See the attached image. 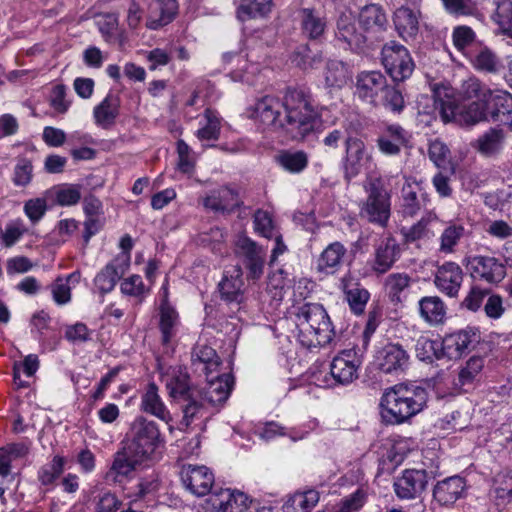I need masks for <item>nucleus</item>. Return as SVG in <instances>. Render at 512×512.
I'll return each mask as SVG.
<instances>
[{
	"instance_id": "nucleus-1",
	"label": "nucleus",
	"mask_w": 512,
	"mask_h": 512,
	"mask_svg": "<svg viewBox=\"0 0 512 512\" xmlns=\"http://www.w3.org/2000/svg\"><path fill=\"white\" fill-rule=\"evenodd\" d=\"M249 117L288 139L303 142L319 132L321 120L311 94L300 87H289L283 97L264 95L248 110Z\"/></svg>"
},
{
	"instance_id": "nucleus-2",
	"label": "nucleus",
	"mask_w": 512,
	"mask_h": 512,
	"mask_svg": "<svg viewBox=\"0 0 512 512\" xmlns=\"http://www.w3.org/2000/svg\"><path fill=\"white\" fill-rule=\"evenodd\" d=\"M426 389L412 384H396L381 397V417L387 424H402L419 414L426 406Z\"/></svg>"
},
{
	"instance_id": "nucleus-3",
	"label": "nucleus",
	"mask_w": 512,
	"mask_h": 512,
	"mask_svg": "<svg viewBox=\"0 0 512 512\" xmlns=\"http://www.w3.org/2000/svg\"><path fill=\"white\" fill-rule=\"evenodd\" d=\"M293 315L298 329V340L304 347L312 348L330 344L335 332L323 305L303 303L294 307Z\"/></svg>"
},
{
	"instance_id": "nucleus-4",
	"label": "nucleus",
	"mask_w": 512,
	"mask_h": 512,
	"mask_svg": "<svg viewBox=\"0 0 512 512\" xmlns=\"http://www.w3.org/2000/svg\"><path fill=\"white\" fill-rule=\"evenodd\" d=\"M130 455L147 460L161 443V434L157 424L143 416H138L130 425L128 433Z\"/></svg>"
},
{
	"instance_id": "nucleus-5",
	"label": "nucleus",
	"mask_w": 512,
	"mask_h": 512,
	"mask_svg": "<svg viewBox=\"0 0 512 512\" xmlns=\"http://www.w3.org/2000/svg\"><path fill=\"white\" fill-rule=\"evenodd\" d=\"M381 60L386 72L394 82L408 79L415 68L408 49L395 41H390L383 46Z\"/></svg>"
},
{
	"instance_id": "nucleus-6",
	"label": "nucleus",
	"mask_w": 512,
	"mask_h": 512,
	"mask_svg": "<svg viewBox=\"0 0 512 512\" xmlns=\"http://www.w3.org/2000/svg\"><path fill=\"white\" fill-rule=\"evenodd\" d=\"M368 196L361 214L370 222L386 226L390 217V194L379 179L373 180L367 189Z\"/></svg>"
},
{
	"instance_id": "nucleus-7",
	"label": "nucleus",
	"mask_w": 512,
	"mask_h": 512,
	"mask_svg": "<svg viewBox=\"0 0 512 512\" xmlns=\"http://www.w3.org/2000/svg\"><path fill=\"white\" fill-rule=\"evenodd\" d=\"M471 276L490 284L499 283L506 275L505 265L496 257L474 255L463 260Z\"/></svg>"
},
{
	"instance_id": "nucleus-8",
	"label": "nucleus",
	"mask_w": 512,
	"mask_h": 512,
	"mask_svg": "<svg viewBox=\"0 0 512 512\" xmlns=\"http://www.w3.org/2000/svg\"><path fill=\"white\" fill-rule=\"evenodd\" d=\"M235 254L243 261L248 277L259 279L263 274L266 252L247 236H238L234 248Z\"/></svg>"
},
{
	"instance_id": "nucleus-9",
	"label": "nucleus",
	"mask_w": 512,
	"mask_h": 512,
	"mask_svg": "<svg viewBox=\"0 0 512 512\" xmlns=\"http://www.w3.org/2000/svg\"><path fill=\"white\" fill-rule=\"evenodd\" d=\"M370 160L371 154L363 140L354 136L345 139L343 169L346 179L350 180L359 175Z\"/></svg>"
},
{
	"instance_id": "nucleus-10",
	"label": "nucleus",
	"mask_w": 512,
	"mask_h": 512,
	"mask_svg": "<svg viewBox=\"0 0 512 512\" xmlns=\"http://www.w3.org/2000/svg\"><path fill=\"white\" fill-rule=\"evenodd\" d=\"M180 476L185 488L198 497L207 495L215 482L214 474L204 465H183Z\"/></svg>"
},
{
	"instance_id": "nucleus-11",
	"label": "nucleus",
	"mask_w": 512,
	"mask_h": 512,
	"mask_svg": "<svg viewBox=\"0 0 512 512\" xmlns=\"http://www.w3.org/2000/svg\"><path fill=\"white\" fill-rule=\"evenodd\" d=\"M359 25L369 40H378L388 28V17L379 4H368L361 8L358 15Z\"/></svg>"
},
{
	"instance_id": "nucleus-12",
	"label": "nucleus",
	"mask_w": 512,
	"mask_h": 512,
	"mask_svg": "<svg viewBox=\"0 0 512 512\" xmlns=\"http://www.w3.org/2000/svg\"><path fill=\"white\" fill-rule=\"evenodd\" d=\"M360 364L355 349L342 350L330 364V373L335 383L347 385L357 379Z\"/></svg>"
},
{
	"instance_id": "nucleus-13",
	"label": "nucleus",
	"mask_w": 512,
	"mask_h": 512,
	"mask_svg": "<svg viewBox=\"0 0 512 512\" xmlns=\"http://www.w3.org/2000/svg\"><path fill=\"white\" fill-rule=\"evenodd\" d=\"M158 370L170 397L176 399L190 394V376L185 367L159 363Z\"/></svg>"
},
{
	"instance_id": "nucleus-14",
	"label": "nucleus",
	"mask_w": 512,
	"mask_h": 512,
	"mask_svg": "<svg viewBox=\"0 0 512 512\" xmlns=\"http://www.w3.org/2000/svg\"><path fill=\"white\" fill-rule=\"evenodd\" d=\"M335 36L345 43L352 51H363L367 46L368 36L359 30L356 19L351 13H342L336 22Z\"/></svg>"
},
{
	"instance_id": "nucleus-15",
	"label": "nucleus",
	"mask_w": 512,
	"mask_h": 512,
	"mask_svg": "<svg viewBox=\"0 0 512 512\" xmlns=\"http://www.w3.org/2000/svg\"><path fill=\"white\" fill-rule=\"evenodd\" d=\"M386 84L387 79L380 71H362L356 76L355 93L361 100L376 106L377 96Z\"/></svg>"
},
{
	"instance_id": "nucleus-16",
	"label": "nucleus",
	"mask_w": 512,
	"mask_h": 512,
	"mask_svg": "<svg viewBox=\"0 0 512 512\" xmlns=\"http://www.w3.org/2000/svg\"><path fill=\"white\" fill-rule=\"evenodd\" d=\"M439 222L438 215L428 211L413 225L401 227L400 234L406 244L427 242L435 237Z\"/></svg>"
},
{
	"instance_id": "nucleus-17",
	"label": "nucleus",
	"mask_w": 512,
	"mask_h": 512,
	"mask_svg": "<svg viewBox=\"0 0 512 512\" xmlns=\"http://www.w3.org/2000/svg\"><path fill=\"white\" fill-rule=\"evenodd\" d=\"M464 279L460 265L448 261L439 266L435 273L436 288L448 297H457Z\"/></svg>"
},
{
	"instance_id": "nucleus-18",
	"label": "nucleus",
	"mask_w": 512,
	"mask_h": 512,
	"mask_svg": "<svg viewBox=\"0 0 512 512\" xmlns=\"http://www.w3.org/2000/svg\"><path fill=\"white\" fill-rule=\"evenodd\" d=\"M201 203L205 209L221 214H230L242 205L238 192L229 187L211 191Z\"/></svg>"
},
{
	"instance_id": "nucleus-19",
	"label": "nucleus",
	"mask_w": 512,
	"mask_h": 512,
	"mask_svg": "<svg viewBox=\"0 0 512 512\" xmlns=\"http://www.w3.org/2000/svg\"><path fill=\"white\" fill-rule=\"evenodd\" d=\"M248 496L240 491L220 489L208 498L214 512H244L248 508Z\"/></svg>"
},
{
	"instance_id": "nucleus-20",
	"label": "nucleus",
	"mask_w": 512,
	"mask_h": 512,
	"mask_svg": "<svg viewBox=\"0 0 512 512\" xmlns=\"http://www.w3.org/2000/svg\"><path fill=\"white\" fill-rule=\"evenodd\" d=\"M428 476L425 470H405L394 483L396 495L401 499H412L426 489Z\"/></svg>"
},
{
	"instance_id": "nucleus-21",
	"label": "nucleus",
	"mask_w": 512,
	"mask_h": 512,
	"mask_svg": "<svg viewBox=\"0 0 512 512\" xmlns=\"http://www.w3.org/2000/svg\"><path fill=\"white\" fill-rule=\"evenodd\" d=\"M429 201L428 195L416 181L407 180L401 189L400 212L403 217H414Z\"/></svg>"
},
{
	"instance_id": "nucleus-22",
	"label": "nucleus",
	"mask_w": 512,
	"mask_h": 512,
	"mask_svg": "<svg viewBox=\"0 0 512 512\" xmlns=\"http://www.w3.org/2000/svg\"><path fill=\"white\" fill-rule=\"evenodd\" d=\"M130 265V257L120 254L108 263L95 277V285L102 293L113 290L117 281L127 271Z\"/></svg>"
},
{
	"instance_id": "nucleus-23",
	"label": "nucleus",
	"mask_w": 512,
	"mask_h": 512,
	"mask_svg": "<svg viewBox=\"0 0 512 512\" xmlns=\"http://www.w3.org/2000/svg\"><path fill=\"white\" fill-rule=\"evenodd\" d=\"M233 377L230 374H222L207 377V384L201 392L202 399L212 406L222 405L228 399Z\"/></svg>"
},
{
	"instance_id": "nucleus-24",
	"label": "nucleus",
	"mask_w": 512,
	"mask_h": 512,
	"mask_svg": "<svg viewBox=\"0 0 512 512\" xmlns=\"http://www.w3.org/2000/svg\"><path fill=\"white\" fill-rule=\"evenodd\" d=\"M400 253V245L394 237L383 238L375 248L372 269L379 274L386 273L399 259Z\"/></svg>"
},
{
	"instance_id": "nucleus-25",
	"label": "nucleus",
	"mask_w": 512,
	"mask_h": 512,
	"mask_svg": "<svg viewBox=\"0 0 512 512\" xmlns=\"http://www.w3.org/2000/svg\"><path fill=\"white\" fill-rule=\"evenodd\" d=\"M478 341L477 334L473 330H461L447 335L441 341V351L444 357L457 359L467 352Z\"/></svg>"
},
{
	"instance_id": "nucleus-26",
	"label": "nucleus",
	"mask_w": 512,
	"mask_h": 512,
	"mask_svg": "<svg viewBox=\"0 0 512 512\" xmlns=\"http://www.w3.org/2000/svg\"><path fill=\"white\" fill-rule=\"evenodd\" d=\"M339 287L344 293L351 311L355 315H361L370 298L368 290L355 281L351 274H346L341 278Z\"/></svg>"
},
{
	"instance_id": "nucleus-27",
	"label": "nucleus",
	"mask_w": 512,
	"mask_h": 512,
	"mask_svg": "<svg viewBox=\"0 0 512 512\" xmlns=\"http://www.w3.org/2000/svg\"><path fill=\"white\" fill-rule=\"evenodd\" d=\"M466 489V482L460 476L448 477L439 481L433 489V497L442 506L454 504Z\"/></svg>"
},
{
	"instance_id": "nucleus-28",
	"label": "nucleus",
	"mask_w": 512,
	"mask_h": 512,
	"mask_svg": "<svg viewBox=\"0 0 512 512\" xmlns=\"http://www.w3.org/2000/svg\"><path fill=\"white\" fill-rule=\"evenodd\" d=\"M221 297L227 302L241 303L244 294V280L242 269L234 266L224 272L218 285Z\"/></svg>"
},
{
	"instance_id": "nucleus-29",
	"label": "nucleus",
	"mask_w": 512,
	"mask_h": 512,
	"mask_svg": "<svg viewBox=\"0 0 512 512\" xmlns=\"http://www.w3.org/2000/svg\"><path fill=\"white\" fill-rule=\"evenodd\" d=\"M140 409L165 423L172 421L171 413L163 402L159 389L154 382L149 383L141 395Z\"/></svg>"
},
{
	"instance_id": "nucleus-30",
	"label": "nucleus",
	"mask_w": 512,
	"mask_h": 512,
	"mask_svg": "<svg viewBox=\"0 0 512 512\" xmlns=\"http://www.w3.org/2000/svg\"><path fill=\"white\" fill-rule=\"evenodd\" d=\"M191 362L195 370L202 371L206 377L217 373L221 365L220 357L216 351L212 347L200 343H197L192 349Z\"/></svg>"
},
{
	"instance_id": "nucleus-31",
	"label": "nucleus",
	"mask_w": 512,
	"mask_h": 512,
	"mask_svg": "<svg viewBox=\"0 0 512 512\" xmlns=\"http://www.w3.org/2000/svg\"><path fill=\"white\" fill-rule=\"evenodd\" d=\"M419 11L407 6L397 8L393 13V23L399 36L405 41L414 39L419 31Z\"/></svg>"
},
{
	"instance_id": "nucleus-32",
	"label": "nucleus",
	"mask_w": 512,
	"mask_h": 512,
	"mask_svg": "<svg viewBox=\"0 0 512 512\" xmlns=\"http://www.w3.org/2000/svg\"><path fill=\"white\" fill-rule=\"evenodd\" d=\"M418 306L420 317L428 325L439 326L445 322L447 307L440 297H422L418 302Z\"/></svg>"
},
{
	"instance_id": "nucleus-33",
	"label": "nucleus",
	"mask_w": 512,
	"mask_h": 512,
	"mask_svg": "<svg viewBox=\"0 0 512 512\" xmlns=\"http://www.w3.org/2000/svg\"><path fill=\"white\" fill-rule=\"evenodd\" d=\"M408 142V133L398 124L389 125L379 136L377 145L386 155H397L401 147Z\"/></svg>"
},
{
	"instance_id": "nucleus-34",
	"label": "nucleus",
	"mask_w": 512,
	"mask_h": 512,
	"mask_svg": "<svg viewBox=\"0 0 512 512\" xmlns=\"http://www.w3.org/2000/svg\"><path fill=\"white\" fill-rule=\"evenodd\" d=\"M380 369L384 373L403 371L409 364V355L399 344H388L380 352Z\"/></svg>"
},
{
	"instance_id": "nucleus-35",
	"label": "nucleus",
	"mask_w": 512,
	"mask_h": 512,
	"mask_svg": "<svg viewBox=\"0 0 512 512\" xmlns=\"http://www.w3.org/2000/svg\"><path fill=\"white\" fill-rule=\"evenodd\" d=\"M120 112V98L114 94H108L98 105L94 107L93 117L96 125L109 129L115 122Z\"/></svg>"
},
{
	"instance_id": "nucleus-36",
	"label": "nucleus",
	"mask_w": 512,
	"mask_h": 512,
	"mask_svg": "<svg viewBox=\"0 0 512 512\" xmlns=\"http://www.w3.org/2000/svg\"><path fill=\"white\" fill-rule=\"evenodd\" d=\"M346 254L347 249L341 242L330 243L317 260V270L326 274L335 273L342 266Z\"/></svg>"
},
{
	"instance_id": "nucleus-37",
	"label": "nucleus",
	"mask_w": 512,
	"mask_h": 512,
	"mask_svg": "<svg viewBox=\"0 0 512 512\" xmlns=\"http://www.w3.org/2000/svg\"><path fill=\"white\" fill-rule=\"evenodd\" d=\"M465 234L466 228L463 224L455 221L446 222L438 238V252L443 255L454 254Z\"/></svg>"
},
{
	"instance_id": "nucleus-38",
	"label": "nucleus",
	"mask_w": 512,
	"mask_h": 512,
	"mask_svg": "<svg viewBox=\"0 0 512 512\" xmlns=\"http://www.w3.org/2000/svg\"><path fill=\"white\" fill-rule=\"evenodd\" d=\"M163 292L164 299L160 306L159 328L162 334V343L166 345L176 335L179 319L176 310L168 304L166 287H163Z\"/></svg>"
},
{
	"instance_id": "nucleus-39",
	"label": "nucleus",
	"mask_w": 512,
	"mask_h": 512,
	"mask_svg": "<svg viewBox=\"0 0 512 512\" xmlns=\"http://www.w3.org/2000/svg\"><path fill=\"white\" fill-rule=\"evenodd\" d=\"M490 120L497 121L512 107V95L504 90L489 89L484 100Z\"/></svg>"
},
{
	"instance_id": "nucleus-40",
	"label": "nucleus",
	"mask_w": 512,
	"mask_h": 512,
	"mask_svg": "<svg viewBox=\"0 0 512 512\" xmlns=\"http://www.w3.org/2000/svg\"><path fill=\"white\" fill-rule=\"evenodd\" d=\"M505 140L502 129L491 128L476 140L474 147L485 157H493L501 152Z\"/></svg>"
},
{
	"instance_id": "nucleus-41",
	"label": "nucleus",
	"mask_w": 512,
	"mask_h": 512,
	"mask_svg": "<svg viewBox=\"0 0 512 512\" xmlns=\"http://www.w3.org/2000/svg\"><path fill=\"white\" fill-rule=\"evenodd\" d=\"M301 28L309 39H319L326 29V18L313 8H303L300 11Z\"/></svg>"
},
{
	"instance_id": "nucleus-42",
	"label": "nucleus",
	"mask_w": 512,
	"mask_h": 512,
	"mask_svg": "<svg viewBox=\"0 0 512 512\" xmlns=\"http://www.w3.org/2000/svg\"><path fill=\"white\" fill-rule=\"evenodd\" d=\"M145 461L130 455L129 448H125L122 452L116 453L109 472L106 474L107 480L114 482L119 481L118 477L128 476L137 464Z\"/></svg>"
},
{
	"instance_id": "nucleus-43",
	"label": "nucleus",
	"mask_w": 512,
	"mask_h": 512,
	"mask_svg": "<svg viewBox=\"0 0 512 512\" xmlns=\"http://www.w3.org/2000/svg\"><path fill=\"white\" fill-rule=\"evenodd\" d=\"M155 9L159 16L154 17L151 13L146 21V27L150 30H157L172 22L177 14L178 3L176 0H157Z\"/></svg>"
},
{
	"instance_id": "nucleus-44",
	"label": "nucleus",
	"mask_w": 512,
	"mask_h": 512,
	"mask_svg": "<svg viewBox=\"0 0 512 512\" xmlns=\"http://www.w3.org/2000/svg\"><path fill=\"white\" fill-rule=\"evenodd\" d=\"M276 161L285 171L297 174L306 169L309 157L303 150H283L276 156Z\"/></svg>"
},
{
	"instance_id": "nucleus-45",
	"label": "nucleus",
	"mask_w": 512,
	"mask_h": 512,
	"mask_svg": "<svg viewBox=\"0 0 512 512\" xmlns=\"http://www.w3.org/2000/svg\"><path fill=\"white\" fill-rule=\"evenodd\" d=\"M45 195L60 206H73L81 199L80 186L74 184L55 186L45 191Z\"/></svg>"
},
{
	"instance_id": "nucleus-46",
	"label": "nucleus",
	"mask_w": 512,
	"mask_h": 512,
	"mask_svg": "<svg viewBox=\"0 0 512 512\" xmlns=\"http://www.w3.org/2000/svg\"><path fill=\"white\" fill-rule=\"evenodd\" d=\"M122 506V501L110 490L95 491L89 500L91 512H117Z\"/></svg>"
},
{
	"instance_id": "nucleus-47",
	"label": "nucleus",
	"mask_w": 512,
	"mask_h": 512,
	"mask_svg": "<svg viewBox=\"0 0 512 512\" xmlns=\"http://www.w3.org/2000/svg\"><path fill=\"white\" fill-rule=\"evenodd\" d=\"M325 84L330 88H342L350 79L347 64L339 60H329L324 71Z\"/></svg>"
},
{
	"instance_id": "nucleus-48",
	"label": "nucleus",
	"mask_w": 512,
	"mask_h": 512,
	"mask_svg": "<svg viewBox=\"0 0 512 512\" xmlns=\"http://www.w3.org/2000/svg\"><path fill=\"white\" fill-rule=\"evenodd\" d=\"M319 502V493L316 490L297 492L293 494L283 506L284 512H310Z\"/></svg>"
},
{
	"instance_id": "nucleus-49",
	"label": "nucleus",
	"mask_w": 512,
	"mask_h": 512,
	"mask_svg": "<svg viewBox=\"0 0 512 512\" xmlns=\"http://www.w3.org/2000/svg\"><path fill=\"white\" fill-rule=\"evenodd\" d=\"M272 0H242L237 10L240 21L265 17L271 12Z\"/></svg>"
},
{
	"instance_id": "nucleus-50",
	"label": "nucleus",
	"mask_w": 512,
	"mask_h": 512,
	"mask_svg": "<svg viewBox=\"0 0 512 512\" xmlns=\"http://www.w3.org/2000/svg\"><path fill=\"white\" fill-rule=\"evenodd\" d=\"M482 120H490L486 104L481 100H473L468 104L460 105L459 122L472 125Z\"/></svg>"
},
{
	"instance_id": "nucleus-51",
	"label": "nucleus",
	"mask_w": 512,
	"mask_h": 512,
	"mask_svg": "<svg viewBox=\"0 0 512 512\" xmlns=\"http://www.w3.org/2000/svg\"><path fill=\"white\" fill-rule=\"evenodd\" d=\"M496 505L505 507L512 504V471L497 474L494 480Z\"/></svg>"
},
{
	"instance_id": "nucleus-52",
	"label": "nucleus",
	"mask_w": 512,
	"mask_h": 512,
	"mask_svg": "<svg viewBox=\"0 0 512 512\" xmlns=\"http://www.w3.org/2000/svg\"><path fill=\"white\" fill-rule=\"evenodd\" d=\"M415 353L419 360L432 362L434 358L444 357L441 351V342L426 336H420L415 344Z\"/></svg>"
},
{
	"instance_id": "nucleus-53",
	"label": "nucleus",
	"mask_w": 512,
	"mask_h": 512,
	"mask_svg": "<svg viewBox=\"0 0 512 512\" xmlns=\"http://www.w3.org/2000/svg\"><path fill=\"white\" fill-rule=\"evenodd\" d=\"M66 460L60 455H55L52 460L43 465L38 471V480L42 485L53 484L64 471Z\"/></svg>"
},
{
	"instance_id": "nucleus-54",
	"label": "nucleus",
	"mask_w": 512,
	"mask_h": 512,
	"mask_svg": "<svg viewBox=\"0 0 512 512\" xmlns=\"http://www.w3.org/2000/svg\"><path fill=\"white\" fill-rule=\"evenodd\" d=\"M411 277L406 273H392L385 279V289L393 302L401 301V293L409 288Z\"/></svg>"
},
{
	"instance_id": "nucleus-55",
	"label": "nucleus",
	"mask_w": 512,
	"mask_h": 512,
	"mask_svg": "<svg viewBox=\"0 0 512 512\" xmlns=\"http://www.w3.org/2000/svg\"><path fill=\"white\" fill-rule=\"evenodd\" d=\"M492 19L502 33L508 35L512 30V1H498Z\"/></svg>"
},
{
	"instance_id": "nucleus-56",
	"label": "nucleus",
	"mask_w": 512,
	"mask_h": 512,
	"mask_svg": "<svg viewBox=\"0 0 512 512\" xmlns=\"http://www.w3.org/2000/svg\"><path fill=\"white\" fill-rule=\"evenodd\" d=\"M473 66L480 71L496 72L500 67L498 57L488 48H482L471 59Z\"/></svg>"
},
{
	"instance_id": "nucleus-57",
	"label": "nucleus",
	"mask_w": 512,
	"mask_h": 512,
	"mask_svg": "<svg viewBox=\"0 0 512 512\" xmlns=\"http://www.w3.org/2000/svg\"><path fill=\"white\" fill-rule=\"evenodd\" d=\"M489 89L483 85L477 78L471 77L463 81L460 88V95L465 100L484 101Z\"/></svg>"
},
{
	"instance_id": "nucleus-58",
	"label": "nucleus",
	"mask_w": 512,
	"mask_h": 512,
	"mask_svg": "<svg viewBox=\"0 0 512 512\" xmlns=\"http://www.w3.org/2000/svg\"><path fill=\"white\" fill-rule=\"evenodd\" d=\"M206 124L196 132V136L200 140H217L220 134V120L215 112L211 109H206L204 112Z\"/></svg>"
},
{
	"instance_id": "nucleus-59",
	"label": "nucleus",
	"mask_w": 512,
	"mask_h": 512,
	"mask_svg": "<svg viewBox=\"0 0 512 512\" xmlns=\"http://www.w3.org/2000/svg\"><path fill=\"white\" fill-rule=\"evenodd\" d=\"M445 97L447 99L441 98L440 95L437 93L435 99V109L438 110L443 122H459L460 105H456L454 101L448 96V94H445Z\"/></svg>"
},
{
	"instance_id": "nucleus-60",
	"label": "nucleus",
	"mask_w": 512,
	"mask_h": 512,
	"mask_svg": "<svg viewBox=\"0 0 512 512\" xmlns=\"http://www.w3.org/2000/svg\"><path fill=\"white\" fill-rule=\"evenodd\" d=\"M48 200L50 198L44 194L43 197L32 198L24 203V213L32 223H37L43 218L48 210Z\"/></svg>"
},
{
	"instance_id": "nucleus-61",
	"label": "nucleus",
	"mask_w": 512,
	"mask_h": 512,
	"mask_svg": "<svg viewBox=\"0 0 512 512\" xmlns=\"http://www.w3.org/2000/svg\"><path fill=\"white\" fill-rule=\"evenodd\" d=\"M120 289L124 295L139 299H142L148 293L141 276L136 274L125 278L121 282Z\"/></svg>"
},
{
	"instance_id": "nucleus-62",
	"label": "nucleus",
	"mask_w": 512,
	"mask_h": 512,
	"mask_svg": "<svg viewBox=\"0 0 512 512\" xmlns=\"http://www.w3.org/2000/svg\"><path fill=\"white\" fill-rule=\"evenodd\" d=\"M383 106L393 113H401L405 107V101L402 93L393 86L386 84L383 89Z\"/></svg>"
},
{
	"instance_id": "nucleus-63",
	"label": "nucleus",
	"mask_w": 512,
	"mask_h": 512,
	"mask_svg": "<svg viewBox=\"0 0 512 512\" xmlns=\"http://www.w3.org/2000/svg\"><path fill=\"white\" fill-rule=\"evenodd\" d=\"M254 229L265 238H273L277 233L270 214L263 210H257L254 214Z\"/></svg>"
},
{
	"instance_id": "nucleus-64",
	"label": "nucleus",
	"mask_w": 512,
	"mask_h": 512,
	"mask_svg": "<svg viewBox=\"0 0 512 512\" xmlns=\"http://www.w3.org/2000/svg\"><path fill=\"white\" fill-rule=\"evenodd\" d=\"M428 154L430 160L438 168H444L449 163V148L446 146L444 142L438 139L430 142Z\"/></svg>"
}]
</instances>
